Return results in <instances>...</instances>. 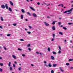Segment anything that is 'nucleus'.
<instances>
[{"instance_id":"34","label":"nucleus","mask_w":73,"mask_h":73,"mask_svg":"<svg viewBox=\"0 0 73 73\" xmlns=\"http://www.w3.org/2000/svg\"><path fill=\"white\" fill-rule=\"evenodd\" d=\"M27 33H28V34H31V32L29 31L27 32Z\"/></svg>"},{"instance_id":"22","label":"nucleus","mask_w":73,"mask_h":73,"mask_svg":"<svg viewBox=\"0 0 73 73\" xmlns=\"http://www.w3.org/2000/svg\"><path fill=\"white\" fill-rule=\"evenodd\" d=\"M0 66H3V64L0 63Z\"/></svg>"},{"instance_id":"61","label":"nucleus","mask_w":73,"mask_h":73,"mask_svg":"<svg viewBox=\"0 0 73 73\" xmlns=\"http://www.w3.org/2000/svg\"><path fill=\"white\" fill-rule=\"evenodd\" d=\"M27 1V2H29V0H26Z\"/></svg>"},{"instance_id":"26","label":"nucleus","mask_w":73,"mask_h":73,"mask_svg":"<svg viewBox=\"0 0 73 73\" xmlns=\"http://www.w3.org/2000/svg\"><path fill=\"white\" fill-rule=\"evenodd\" d=\"M58 48L60 50H61V46H58Z\"/></svg>"},{"instance_id":"50","label":"nucleus","mask_w":73,"mask_h":73,"mask_svg":"<svg viewBox=\"0 0 73 73\" xmlns=\"http://www.w3.org/2000/svg\"><path fill=\"white\" fill-rule=\"evenodd\" d=\"M36 54H39V52H36Z\"/></svg>"},{"instance_id":"20","label":"nucleus","mask_w":73,"mask_h":73,"mask_svg":"<svg viewBox=\"0 0 73 73\" xmlns=\"http://www.w3.org/2000/svg\"><path fill=\"white\" fill-rule=\"evenodd\" d=\"M48 51H49V52H50V48L48 47Z\"/></svg>"},{"instance_id":"41","label":"nucleus","mask_w":73,"mask_h":73,"mask_svg":"<svg viewBox=\"0 0 73 73\" xmlns=\"http://www.w3.org/2000/svg\"><path fill=\"white\" fill-rule=\"evenodd\" d=\"M29 28L30 29H32V27L30 26H29Z\"/></svg>"},{"instance_id":"12","label":"nucleus","mask_w":73,"mask_h":73,"mask_svg":"<svg viewBox=\"0 0 73 73\" xmlns=\"http://www.w3.org/2000/svg\"><path fill=\"white\" fill-rule=\"evenodd\" d=\"M11 62H9V64H8V66L9 67H10V66H11Z\"/></svg>"},{"instance_id":"13","label":"nucleus","mask_w":73,"mask_h":73,"mask_svg":"<svg viewBox=\"0 0 73 73\" xmlns=\"http://www.w3.org/2000/svg\"><path fill=\"white\" fill-rule=\"evenodd\" d=\"M22 13H25V11L24 10V9H22L21 10Z\"/></svg>"},{"instance_id":"28","label":"nucleus","mask_w":73,"mask_h":73,"mask_svg":"<svg viewBox=\"0 0 73 73\" xmlns=\"http://www.w3.org/2000/svg\"><path fill=\"white\" fill-rule=\"evenodd\" d=\"M63 28L64 29H65V30H66L67 29H66V27H63Z\"/></svg>"},{"instance_id":"3","label":"nucleus","mask_w":73,"mask_h":73,"mask_svg":"<svg viewBox=\"0 0 73 73\" xmlns=\"http://www.w3.org/2000/svg\"><path fill=\"white\" fill-rule=\"evenodd\" d=\"M12 57L14 59H16V58H17V57L14 55H12Z\"/></svg>"},{"instance_id":"60","label":"nucleus","mask_w":73,"mask_h":73,"mask_svg":"<svg viewBox=\"0 0 73 73\" xmlns=\"http://www.w3.org/2000/svg\"><path fill=\"white\" fill-rule=\"evenodd\" d=\"M58 6L59 7L60 6H61V4L58 5Z\"/></svg>"},{"instance_id":"23","label":"nucleus","mask_w":73,"mask_h":73,"mask_svg":"<svg viewBox=\"0 0 73 73\" xmlns=\"http://www.w3.org/2000/svg\"><path fill=\"white\" fill-rule=\"evenodd\" d=\"M0 72H3V69L0 68Z\"/></svg>"},{"instance_id":"38","label":"nucleus","mask_w":73,"mask_h":73,"mask_svg":"<svg viewBox=\"0 0 73 73\" xmlns=\"http://www.w3.org/2000/svg\"><path fill=\"white\" fill-rule=\"evenodd\" d=\"M18 49L19 50H20L21 51L22 50V49H21L20 48H18Z\"/></svg>"},{"instance_id":"29","label":"nucleus","mask_w":73,"mask_h":73,"mask_svg":"<svg viewBox=\"0 0 73 73\" xmlns=\"http://www.w3.org/2000/svg\"><path fill=\"white\" fill-rule=\"evenodd\" d=\"M61 53V51L60 50H59L58 52V53L60 54Z\"/></svg>"},{"instance_id":"40","label":"nucleus","mask_w":73,"mask_h":73,"mask_svg":"<svg viewBox=\"0 0 73 73\" xmlns=\"http://www.w3.org/2000/svg\"><path fill=\"white\" fill-rule=\"evenodd\" d=\"M31 46V44H28L27 46V47H29V46Z\"/></svg>"},{"instance_id":"64","label":"nucleus","mask_w":73,"mask_h":73,"mask_svg":"<svg viewBox=\"0 0 73 73\" xmlns=\"http://www.w3.org/2000/svg\"><path fill=\"white\" fill-rule=\"evenodd\" d=\"M70 69H73V67L70 68Z\"/></svg>"},{"instance_id":"4","label":"nucleus","mask_w":73,"mask_h":73,"mask_svg":"<svg viewBox=\"0 0 73 73\" xmlns=\"http://www.w3.org/2000/svg\"><path fill=\"white\" fill-rule=\"evenodd\" d=\"M30 8L32 11H35V9L33 8L32 7H30Z\"/></svg>"},{"instance_id":"51","label":"nucleus","mask_w":73,"mask_h":73,"mask_svg":"<svg viewBox=\"0 0 73 73\" xmlns=\"http://www.w3.org/2000/svg\"><path fill=\"white\" fill-rule=\"evenodd\" d=\"M0 28H1V29H3V27L2 26H0Z\"/></svg>"},{"instance_id":"10","label":"nucleus","mask_w":73,"mask_h":73,"mask_svg":"<svg viewBox=\"0 0 73 73\" xmlns=\"http://www.w3.org/2000/svg\"><path fill=\"white\" fill-rule=\"evenodd\" d=\"M9 10L10 11V12H12V9L11 7H9Z\"/></svg>"},{"instance_id":"5","label":"nucleus","mask_w":73,"mask_h":73,"mask_svg":"<svg viewBox=\"0 0 73 73\" xmlns=\"http://www.w3.org/2000/svg\"><path fill=\"white\" fill-rule=\"evenodd\" d=\"M44 23L45 24V25L46 26H49V24L46 23V22H44Z\"/></svg>"},{"instance_id":"33","label":"nucleus","mask_w":73,"mask_h":73,"mask_svg":"<svg viewBox=\"0 0 73 73\" xmlns=\"http://www.w3.org/2000/svg\"><path fill=\"white\" fill-rule=\"evenodd\" d=\"M29 50V51H31V48H28Z\"/></svg>"},{"instance_id":"58","label":"nucleus","mask_w":73,"mask_h":73,"mask_svg":"<svg viewBox=\"0 0 73 73\" xmlns=\"http://www.w3.org/2000/svg\"><path fill=\"white\" fill-rule=\"evenodd\" d=\"M25 20L26 21H28V19H26Z\"/></svg>"},{"instance_id":"18","label":"nucleus","mask_w":73,"mask_h":73,"mask_svg":"<svg viewBox=\"0 0 73 73\" xmlns=\"http://www.w3.org/2000/svg\"><path fill=\"white\" fill-rule=\"evenodd\" d=\"M1 19L2 21H3L4 20V19H3V17H1Z\"/></svg>"},{"instance_id":"45","label":"nucleus","mask_w":73,"mask_h":73,"mask_svg":"<svg viewBox=\"0 0 73 73\" xmlns=\"http://www.w3.org/2000/svg\"><path fill=\"white\" fill-rule=\"evenodd\" d=\"M13 67H15L16 66V65H15V64H13Z\"/></svg>"},{"instance_id":"11","label":"nucleus","mask_w":73,"mask_h":73,"mask_svg":"<svg viewBox=\"0 0 73 73\" xmlns=\"http://www.w3.org/2000/svg\"><path fill=\"white\" fill-rule=\"evenodd\" d=\"M5 7H6V9H8V7L7 4H5Z\"/></svg>"},{"instance_id":"56","label":"nucleus","mask_w":73,"mask_h":73,"mask_svg":"<svg viewBox=\"0 0 73 73\" xmlns=\"http://www.w3.org/2000/svg\"><path fill=\"white\" fill-rule=\"evenodd\" d=\"M51 41H54V39H52L51 40Z\"/></svg>"},{"instance_id":"15","label":"nucleus","mask_w":73,"mask_h":73,"mask_svg":"<svg viewBox=\"0 0 73 73\" xmlns=\"http://www.w3.org/2000/svg\"><path fill=\"white\" fill-rule=\"evenodd\" d=\"M23 15H21V17L22 19H23Z\"/></svg>"},{"instance_id":"44","label":"nucleus","mask_w":73,"mask_h":73,"mask_svg":"<svg viewBox=\"0 0 73 73\" xmlns=\"http://www.w3.org/2000/svg\"><path fill=\"white\" fill-rule=\"evenodd\" d=\"M52 36H53V37H55V36H56V35H55L54 34H53L52 35Z\"/></svg>"},{"instance_id":"35","label":"nucleus","mask_w":73,"mask_h":73,"mask_svg":"<svg viewBox=\"0 0 73 73\" xmlns=\"http://www.w3.org/2000/svg\"><path fill=\"white\" fill-rule=\"evenodd\" d=\"M71 24H73V23H68V25H71Z\"/></svg>"},{"instance_id":"8","label":"nucleus","mask_w":73,"mask_h":73,"mask_svg":"<svg viewBox=\"0 0 73 73\" xmlns=\"http://www.w3.org/2000/svg\"><path fill=\"white\" fill-rule=\"evenodd\" d=\"M51 57L52 60H54V57L53 56H51Z\"/></svg>"},{"instance_id":"14","label":"nucleus","mask_w":73,"mask_h":73,"mask_svg":"<svg viewBox=\"0 0 73 73\" xmlns=\"http://www.w3.org/2000/svg\"><path fill=\"white\" fill-rule=\"evenodd\" d=\"M56 65H57L56 64H53V67H56Z\"/></svg>"},{"instance_id":"46","label":"nucleus","mask_w":73,"mask_h":73,"mask_svg":"<svg viewBox=\"0 0 73 73\" xmlns=\"http://www.w3.org/2000/svg\"><path fill=\"white\" fill-rule=\"evenodd\" d=\"M60 70L62 72H64V70L62 69H60Z\"/></svg>"},{"instance_id":"42","label":"nucleus","mask_w":73,"mask_h":73,"mask_svg":"<svg viewBox=\"0 0 73 73\" xmlns=\"http://www.w3.org/2000/svg\"><path fill=\"white\" fill-rule=\"evenodd\" d=\"M60 6H61V7H64V5H63V4H61Z\"/></svg>"},{"instance_id":"31","label":"nucleus","mask_w":73,"mask_h":73,"mask_svg":"<svg viewBox=\"0 0 73 73\" xmlns=\"http://www.w3.org/2000/svg\"><path fill=\"white\" fill-rule=\"evenodd\" d=\"M20 40L21 41H24V40L22 39H21Z\"/></svg>"},{"instance_id":"16","label":"nucleus","mask_w":73,"mask_h":73,"mask_svg":"<svg viewBox=\"0 0 73 73\" xmlns=\"http://www.w3.org/2000/svg\"><path fill=\"white\" fill-rule=\"evenodd\" d=\"M48 66H49V67H51L52 66V65H51V64L50 63L48 64Z\"/></svg>"},{"instance_id":"25","label":"nucleus","mask_w":73,"mask_h":73,"mask_svg":"<svg viewBox=\"0 0 73 73\" xmlns=\"http://www.w3.org/2000/svg\"><path fill=\"white\" fill-rule=\"evenodd\" d=\"M10 70H11V71L12 70V69H13L12 67H10Z\"/></svg>"},{"instance_id":"30","label":"nucleus","mask_w":73,"mask_h":73,"mask_svg":"<svg viewBox=\"0 0 73 73\" xmlns=\"http://www.w3.org/2000/svg\"><path fill=\"white\" fill-rule=\"evenodd\" d=\"M22 56L23 57H25V54H22Z\"/></svg>"},{"instance_id":"9","label":"nucleus","mask_w":73,"mask_h":73,"mask_svg":"<svg viewBox=\"0 0 73 73\" xmlns=\"http://www.w3.org/2000/svg\"><path fill=\"white\" fill-rule=\"evenodd\" d=\"M52 29L53 30V31H54L55 30V27L54 26H53L52 27Z\"/></svg>"},{"instance_id":"21","label":"nucleus","mask_w":73,"mask_h":73,"mask_svg":"<svg viewBox=\"0 0 73 73\" xmlns=\"http://www.w3.org/2000/svg\"><path fill=\"white\" fill-rule=\"evenodd\" d=\"M18 69H19V70H21V67H20Z\"/></svg>"},{"instance_id":"52","label":"nucleus","mask_w":73,"mask_h":73,"mask_svg":"<svg viewBox=\"0 0 73 73\" xmlns=\"http://www.w3.org/2000/svg\"><path fill=\"white\" fill-rule=\"evenodd\" d=\"M44 64H46V62L45 61H44Z\"/></svg>"},{"instance_id":"53","label":"nucleus","mask_w":73,"mask_h":73,"mask_svg":"<svg viewBox=\"0 0 73 73\" xmlns=\"http://www.w3.org/2000/svg\"><path fill=\"white\" fill-rule=\"evenodd\" d=\"M3 48L5 50H6V48L5 47H4Z\"/></svg>"},{"instance_id":"39","label":"nucleus","mask_w":73,"mask_h":73,"mask_svg":"<svg viewBox=\"0 0 73 73\" xmlns=\"http://www.w3.org/2000/svg\"><path fill=\"white\" fill-rule=\"evenodd\" d=\"M51 73H54V71L53 70H52L51 71Z\"/></svg>"},{"instance_id":"47","label":"nucleus","mask_w":73,"mask_h":73,"mask_svg":"<svg viewBox=\"0 0 73 73\" xmlns=\"http://www.w3.org/2000/svg\"><path fill=\"white\" fill-rule=\"evenodd\" d=\"M45 66H46L47 67H48V65L46 64H45Z\"/></svg>"},{"instance_id":"59","label":"nucleus","mask_w":73,"mask_h":73,"mask_svg":"<svg viewBox=\"0 0 73 73\" xmlns=\"http://www.w3.org/2000/svg\"><path fill=\"white\" fill-rule=\"evenodd\" d=\"M48 19H49L50 18V17H47Z\"/></svg>"},{"instance_id":"32","label":"nucleus","mask_w":73,"mask_h":73,"mask_svg":"<svg viewBox=\"0 0 73 73\" xmlns=\"http://www.w3.org/2000/svg\"><path fill=\"white\" fill-rule=\"evenodd\" d=\"M52 53L54 54H56V53L55 52H53Z\"/></svg>"},{"instance_id":"7","label":"nucleus","mask_w":73,"mask_h":73,"mask_svg":"<svg viewBox=\"0 0 73 73\" xmlns=\"http://www.w3.org/2000/svg\"><path fill=\"white\" fill-rule=\"evenodd\" d=\"M10 3L11 5H12V6H13V3L11 1H10Z\"/></svg>"},{"instance_id":"1","label":"nucleus","mask_w":73,"mask_h":73,"mask_svg":"<svg viewBox=\"0 0 73 73\" xmlns=\"http://www.w3.org/2000/svg\"><path fill=\"white\" fill-rule=\"evenodd\" d=\"M73 9V8H72L70 10L65 11L64 12H63V13H68V12H70L71 11H72Z\"/></svg>"},{"instance_id":"36","label":"nucleus","mask_w":73,"mask_h":73,"mask_svg":"<svg viewBox=\"0 0 73 73\" xmlns=\"http://www.w3.org/2000/svg\"><path fill=\"white\" fill-rule=\"evenodd\" d=\"M66 65L67 66L69 65V63H67L66 64Z\"/></svg>"},{"instance_id":"19","label":"nucleus","mask_w":73,"mask_h":73,"mask_svg":"<svg viewBox=\"0 0 73 73\" xmlns=\"http://www.w3.org/2000/svg\"><path fill=\"white\" fill-rule=\"evenodd\" d=\"M73 61V59H69L68 60V61H69V62H70V61Z\"/></svg>"},{"instance_id":"57","label":"nucleus","mask_w":73,"mask_h":73,"mask_svg":"<svg viewBox=\"0 0 73 73\" xmlns=\"http://www.w3.org/2000/svg\"><path fill=\"white\" fill-rule=\"evenodd\" d=\"M2 59V57H0V60H1Z\"/></svg>"},{"instance_id":"55","label":"nucleus","mask_w":73,"mask_h":73,"mask_svg":"<svg viewBox=\"0 0 73 73\" xmlns=\"http://www.w3.org/2000/svg\"><path fill=\"white\" fill-rule=\"evenodd\" d=\"M14 63L16 64H17V62L15 61L14 62Z\"/></svg>"},{"instance_id":"17","label":"nucleus","mask_w":73,"mask_h":73,"mask_svg":"<svg viewBox=\"0 0 73 73\" xmlns=\"http://www.w3.org/2000/svg\"><path fill=\"white\" fill-rule=\"evenodd\" d=\"M59 34H60V35H63V34H62V32H59Z\"/></svg>"},{"instance_id":"54","label":"nucleus","mask_w":73,"mask_h":73,"mask_svg":"<svg viewBox=\"0 0 73 73\" xmlns=\"http://www.w3.org/2000/svg\"><path fill=\"white\" fill-rule=\"evenodd\" d=\"M58 24H59V25H61V22H58Z\"/></svg>"},{"instance_id":"43","label":"nucleus","mask_w":73,"mask_h":73,"mask_svg":"<svg viewBox=\"0 0 73 73\" xmlns=\"http://www.w3.org/2000/svg\"><path fill=\"white\" fill-rule=\"evenodd\" d=\"M7 36H11V34H7Z\"/></svg>"},{"instance_id":"62","label":"nucleus","mask_w":73,"mask_h":73,"mask_svg":"<svg viewBox=\"0 0 73 73\" xmlns=\"http://www.w3.org/2000/svg\"><path fill=\"white\" fill-rule=\"evenodd\" d=\"M59 19H60V20L61 19V18H59Z\"/></svg>"},{"instance_id":"37","label":"nucleus","mask_w":73,"mask_h":73,"mask_svg":"<svg viewBox=\"0 0 73 73\" xmlns=\"http://www.w3.org/2000/svg\"><path fill=\"white\" fill-rule=\"evenodd\" d=\"M53 25H54L55 24V22L54 21H53L52 23Z\"/></svg>"},{"instance_id":"49","label":"nucleus","mask_w":73,"mask_h":73,"mask_svg":"<svg viewBox=\"0 0 73 73\" xmlns=\"http://www.w3.org/2000/svg\"><path fill=\"white\" fill-rule=\"evenodd\" d=\"M31 65L32 66H34V65H33V64H31Z\"/></svg>"},{"instance_id":"24","label":"nucleus","mask_w":73,"mask_h":73,"mask_svg":"<svg viewBox=\"0 0 73 73\" xmlns=\"http://www.w3.org/2000/svg\"><path fill=\"white\" fill-rule=\"evenodd\" d=\"M27 14H28L29 15V16H31V13H30L29 12H28L27 13Z\"/></svg>"},{"instance_id":"2","label":"nucleus","mask_w":73,"mask_h":73,"mask_svg":"<svg viewBox=\"0 0 73 73\" xmlns=\"http://www.w3.org/2000/svg\"><path fill=\"white\" fill-rule=\"evenodd\" d=\"M32 15L34 17H37V16L35 13H33Z\"/></svg>"},{"instance_id":"27","label":"nucleus","mask_w":73,"mask_h":73,"mask_svg":"<svg viewBox=\"0 0 73 73\" xmlns=\"http://www.w3.org/2000/svg\"><path fill=\"white\" fill-rule=\"evenodd\" d=\"M13 25L14 26H16V25H17V24L16 23H14L13 24Z\"/></svg>"},{"instance_id":"6","label":"nucleus","mask_w":73,"mask_h":73,"mask_svg":"<svg viewBox=\"0 0 73 73\" xmlns=\"http://www.w3.org/2000/svg\"><path fill=\"white\" fill-rule=\"evenodd\" d=\"M1 7L3 9H4L5 8V6H4V5H1Z\"/></svg>"},{"instance_id":"63","label":"nucleus","mask_w":73,"mask_h":73,"mask_svg":"<svg viewBox=\"0 0 73 73\" xmlns=\"http://www.w3.org/2000/svg\"><path fill=\"white\" fill-rule=\"evenodd\" d=\"M19 65H20V66H21V64H19Z\"/></svg>"},{"instance_id":"48","label":"nucleus","mask_w":73,"mask_h":73,"mask_svg":"<svg viewBox=\"0 0 73 73\" xmlns=\"http://www.w3.org/2000/svg\"><path fill=\"white\" fill-rule=\"evenodd\" d=\"M37 4H38V5H40V3L38 2L37 3Z\"/></svg>"}]
</instances>
